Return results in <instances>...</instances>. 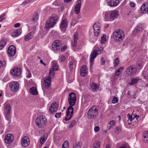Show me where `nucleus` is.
Returning a JSON list of instances; mask_svg holds the SVG:
<instances>
[{"instance_id": "obj_1", "label": "nucleus", "mask_w": 148, "mask_h": 148, "mask_svg": "<svg viewBox=\"0 0 148 148\" xmlns=\"http://www.w3.org/2000/svg\"><path fill=\"white\" fill-rule=\"evenodd\" d=\"M68 102L70 105L67 109L66 117L65 119L66 121H68L72 117L73 112V106L76 101L77 97L76 94L73 92L70 93L69 95L68 98Z\"/></svg>"}, {"instance_id": "obj_2", "label": "nucleus", "mask_w": 148, "mask_h": 148, "mask_svg": "<svg viewBox=\"0 0 148 148\" xmlns=\"http://www.w3.org/2000/svg\"><path fill=\"white\" fill-rule=\"evenodd\" d=\"M58 19V16L56 15L50 17L46 21L45 26V29L48 30L51 27H53L56 24Z\"/></svg>"}, {"instance_id": "obj_3", "label": "nucleus", "mask_w": 148, "mask_h": 148, "mask_svg": "<svg viewBox=\"0 0 148 148\" xmlns=\"http://www.w3.org/2000/svg\"><path fill=\"white\" fill-rule=\"evenodd\" d=\"M35 123L37 126L40 128H42L46 124L47 119L44 116H38L36 119Z\"/></svg>"}, {"instance_id": "obj_4", "label": "nucleus", "mask_w": 148, "mask_h": 148, "mask_svg": "<svg viewBox=\"0 0 148 148\" xmlns=\"http://www.w3.org/2000/svg\"><path fill=\"white\" fill-rule=\"evenodd\" d=\"M124 32L121 30H117L113 33V38L117 42L122 41L124 38Z\"/></svg>"}, {"instance_id": "obj_5", "label": "nucleus", "mask_w": 148, "mask_h": 148, "mask_svg": "<svg viewBox=\"0 0 148 148\" xmlns=\"http://www.w3.org/2000/svg\"><path fill=\"white\" fill-rule=\"evenodd\" d=\"M98 110L95 106L92 107L89 110L88 112V117L92 119L98 115Z\"/></svg>"}, {"instance_id": "obj_6", "label": "nucleus", "mask_w": 148, "mask_h": 148, "mask_svg": "<svg viewBox=\"0 0 148 148\" xmlns=\"http://www.w3.org/2000/svg\"><path fill=\"white\" fill-rule=\"evenodd\" d=\"M78 34L77 32L74 33L73 35V40L72 41L71 45L72 48L76 51L78 50V49L76 48L77 45V41L78 38Z\"/></svg>"}, {"instance_id": "obj_7", "label": "nucleus", "mask_w": 148, "mask_h": 148, "mask_svg": "<svg viewBox=\"0 0 148 148\" xmlns=\"http://www.w3.org/2000/svg\"><path fill=\"white\" fill-rule=\"evenodd\" d=\"M61 46V44L60 41L57 40H55L52 44V50L55 52L60 50Z\"/></svg>"}, {"instance_id": "obj_8", "label": "nucleus", "mask_w": 148, "mask_h": 148, "mask_svg": "<svg viewBox=\"0 0 148 148\" xmlns=\"http://www.w3.org/2000/svg\"><path fill=\"white\" fill-rule=\"evenodd\" d=\"M21 73V69L20 68L14 67L10 71L11 74L16 77L20 76Z\"/></svg>"}, {"instance_id": "obj_9", "label": "nucleus", "mask_w": 148, "mask_h": 148, "mask_svg": "<svg viewBox=\"0 0 148 148\" xmlns=\"http://www.w3.org/2000/svg\"><path fill=\"white\" fill-rule=\"evenodd\" d=\"M10 87L11 90L13 92H16L18 90L19 85L16 82H14L10 84Z\"/></svg>"}, {"instance_id": "obj_10", "label": "nucleus", "mask_w": 148, "mask_h": 148, "mask_svg": "<svg viewBox=\"0 0 148 148\" xmlns=\"http://www.w3.org/2000/svg\"><path fill=\"white\" fill-rule=\"evenodd\" d=\"M16 49L15 47L13 45L10 46L8 48V54L9 56H13L16 54Z\"/></svg>"}, {"instance_id": "obj_11", "label": "nucleus", "mask_w": 148, "mask_h": 148, "mask_svg": "<svg viewBox=\"0 0 148 148\" xmlns=\"http://www.w3.org/2000/svg\"><path fill=\"white\" fill-rule=\"evenodd\" d=\"M58 104L57 102L53 103L49 108V111L51 113H54L57 111L58 108Z\"/></svg>"}, {"instance_id": "obj_12", "label": "nucleus", "mask_w": 148, "mask_h": 148, "mask_svg": "<svg viewBox=\"0 0 148 148\" xmlns=\"http://www.w3.org/2000/svg\"><path fill=\"white\" fill-rule=\"evenodd\" d=\"M126 73L128 75H130L135 74L136 72V69L132 66L128 67L126 70Z\"/></svg>"}, {"instance_id": "obj_13", "label": "nucleus", "mask_w": 148, "mask_h": 148, "mask_svg": "<svg viewBox=\"0 0 148 148\" xmlns=\"http://www.w3.org/2000/svg\"><path fill=\"white\" fill-rule=\"evenodd\" d=\"M44 82L43 83V86L46 89H48L51 85V78L49 77H48L44 79Z\"/></svg>"}, {"instance_id": "obj_14", "label": "nucleus", "mask_w": 148, "mask_h": 148, "mask_svg": "<svg viewBox=\"0 0 148 148\" xmlns=\"http://www.w3.org/2000/svg\"><path fill=\"white\" fill-rule=\"evenodd\" d=\"M14 139V137L12 134H8L5 136L4 140L6 143L10 144L13 141Z\"/></svg>"}, {"instance_id": "obj_15", "label": "nucleus", "mask_w": 148, "mask_h": 148, "mask_svg": "<svg viewBox=\"0 0 148 148\" xmlns=\"http://www.w3.org/2000/svg\"><path fill=\"white\" fill-rule=\"evenodd\" d=\"M119 16V12L117 10H115L110 12V18L112 20H114L116 19Z\"/></svg>"}, {"instance_id": "obj_16", "label": "nucleus", "mask_w": 148, "mask_h": 148, "mask_svg": "<svg viewBox=\"0 0 148 148\" xmlns=\"http://www.w3.org/2000/svg\"><path fill=\"white\" fill-rule=\"evenodd\" d=\"M22 145L24 147H27L29 144V139L27 136L24 137L21 140Z\"/></svg>"}, {"instance_id": "obj_17", "label": "nucleus", "mask_w": 148, "mask_h": 148, "mask_svg": "<svg viewBox=\"0 0 148 148\" xmlns=\"http://www.w3.org/2000/svg\"><path fill=\"white\" fill-rule=\"evenodd\" d=\"M93 29L94 31V34L95 36H97L99 34L100 32V27L99 25H97L96 23L93 25Z\"/></svg>"}, {"instance_id": "obj_18", "label": "nucleus", "mask_w": 148, "mask_h": 148, "mask_svg": "<svg viewBox=\"0 0 148 148\" xmlns=\"http://www.w3.org/2000/svg\"><path fill=\"white\" fill-rule=\"evenodd\" d=\"M77 62L73 58L70 59L69 62V66L70 71L73 70V67H75L76 66Z\"/></svg>"}, {"instance_id": "obj_19", "label": "nucleus", "mask_w": 148, "mask_h": 148, "mask_svg": "<svg viewBox=\"0 0 148 148\" xmlns=\"http://www.w3.org/2000/svg\"><path fill=\"white\" fill-rule=\"evenodd\" d=\"M144 29V26L142 25H138L133 31V33L136 34L137 33L142 31Z\"/></svg>"}, {"instance_id": "obj_20", "label": "nucleus", "mask_w": 148, "mask_h": 148, "mask_svg": "<svg viewBox=\"0 0 148 148\" xmlns=\"http://www.w3.org/2000/svg\"><path fill=\"white\" fill-rule=\"evenodd\" d=\"M119 0H111L108 3L109 6L111 7H114L117 5L119 3Z\"/></svg>"}, {"instance_id": "obj_21", "label": "nucleus", "mask_w": 148, "mask_h": 148, "mask_svg": "<svg viewBox=\"0 0 148 148\" xmlns=\"http://www.w3.org/2000/svg\"><path fill=\"white\" fill-rule=\"evenodd\" d=\"M97 50H94L90 55V62L91 63L94 61L95 58L97 56Z\"/></svg>"}, {"instance_id": "obj_22", "label": "nucleus", "mask_w": 148, "mask_h": 148, "mask_svg": "<svg viewBox=\"0 0 148 148\" xmlns=\"http://www.w3.org/2000/svg\"><path fill=\"white\" fill-rule=\"evenodd\" d=\"M146 12L147 14H148V4L147 3H144L141 6L140 8V11L142 13H143L144 12Z\"/></svg>"}, {"instance_id": "obj_23", "label": "nucleus", "mask_w": 148, "mask_h": 148, "mask_svg": "<svg viewBox=\"0 0 148 148\" xmlns=\"http://www.w3.org/2000/svg\"><path fill=\"white\" fill-rule=\"evenodd\" d=\"M22 32L21 29L19 28L15 30L12 34L13 37H15L20 35Z\"/></svg>"}, {"instance_id": "obj_24", "label": "nucleus", "mask_w": 148, "mask_h": 148, "mask_svg": "<svg viewBox=\"0 0 148 148\" xmlns=\"http://www.w3.org/2000/svg\"><path fill=\"white\" fill-rule=\"evenodd\" d=\"M11 109L10 106L9 104H6L4 106V111L6 114H9Z\"/></svg>"}, {"instance_id": "obj_25", "label": "nucleus", "mask_w": 148, "mask_h": 148, "mask_svg": "<svg viewBox=\"0 0 148 148\" xmlns=\"http://www.w3.org/2000/svg\"><path fill=\"white\" fill-rule=\"evenodd\" d=\"M90 90L93 92H96L97 90V88H98L96 84L94 82H92L90 85Z\"/></svg>"}, {"instance_id": "obj_26", "label": "nucleus", "mask_w": 148, "mask_h": 148, "mask_svg": "<svg viewBox=\"0 0 148 148\" xmlns=\"http://www.w3.org/2000/svg\"><path fill=\"white\" fill-rule=\"evenodd\" d=\"M81 5V4L77 3L75 6L74 11L75 14H78L80 12Z\"/></svg>"}, {"instance_id": "obj_27", "label": "nucleus", "mask_w": 148, "mask_h": 148, "mask_svg": "<svg viewBox=\"0 0 148 148\" xmlns=\"http://www.w3.org/2000/svg\"><path fill=\"white\" fill-rule=\"evenodd\" d=\"M33 32H31L27 34L25 37L24 40L27 41L31 39L33 37Z\"/></svg>"}, {"instance_id": "obj_28", "label": "nucleus", "mask_w": 148, "mask_h": 148, "mask_svg": "<svg viewBox=\"0 0 148 148\" xmlns=\"http://www.w3.org/2000/svg\"><path fill=\"white\" fill-rule=\"evenodd\" d=\"M66 19L62 20L60 25V28L61 29H63L67 27V23Z\"/></svg>"}, {"instance_id": "obj_29", "label": "nucleus", "mask_w": 148, "mask_h": 148, "mask_svg": "<svg viewBox=\"0 0 148 148\" xmlns=\"http://www.w3.org/2000/svg\"><path fill=\"white\" fill-rule=\"evenodd\" d=\"M115 121L114 120L110 121L108 124L107 129L110 130L111 128L115 125Z\"/></svg>"}, {"instance_id": "obj_30", "label": "nucleus", "mask_w": 148, "mask_h": 148, "mask_svg": "<svg viewBox=\"0 0 148 148\" xmlns=\"http://www.w3.org/2000/svg\"><path fill=\"white\" fill-rule=\"evenodd\" d=\"M30 92L32 95H36L37 94L38 92L36 88L34 87H33L30 89Z\"/></svg>"}, {"instance_id": "obj_31", "label": "nucleus", "mask_w": 148, "mask_h": 148, "mask_svg": "<svg viewBox=\"0 0 148 148\" xmlns=\"http://www.w3.org/2000/svg\"><path fill=\"white\" fill-rule=\"evenodd\" d=\"M39 18V15L38 13H35L32 17V21L34 23H36Z\"/></svg>"}, {"instance_id": "obj_32", "label": "nucleus", "mask_w": 148, "mask_h": 148, "mask_svg": "<svg viewBox=\"0 0 148 148\" xmlns=\"http://www.w3.org/2000/svg\"><path fill=\"white\" fill-rule=\"evenodd\" d=\"M52 69L53 71H55L58 70V66L57 64V62L56 61H53L52 62Z\"/></svg>"}, {"instance_id": "obj_33", "label": "nucleus", "mask_w": 148, "mask_h": 148, "mask_svg": "<svg viewBox=\"0 0 148 148\" xmlns=\"http://www.w3.org/2000/svg\"><path fill=\"white\" fill-rule=\"evenodd\" d=\"M143 139L145 143H148V131L143 135Z\"/></svg>"}, {"instance_id": "obj_34", "label": "nucleus", "mask_w": 148, "mask_h": 148, "mask_svg": "<svg viewBox=\"0 0 148 148\" xmlns=\"http://www.w3.org/2000/svg\"><path fill=\"white\" fill-rule=\"evenodd\" d=\"M103 14L104 15V19L106 21H109V16H110V13L108 12H104Z\"/></svg>"}, {"instance_id": "obj_35", "label": "nucleus", "mask_w": 148, "mask_h": 148, "mask_svg": "<svg viewBox=\"0 0 148 148\" xmlns=\"http://www.w3.org/2000/svg\"><path fill=\"white\" fill-rule=\"evenodd\" d=\"M139 79L136 78H132L131 81L129 83L130 85H132L137 83Z\"/></svg>"}, {"instance_id": "obj_36", "label": "nucleus", "mask_w": 148, "mask_h": 148, "mask_svg": "<svg viewBox=\"0 0 148 148\" xmlns=\"http://www.w3.org/2000/svg\"><path fill=\"white\" fill-rule=\"evenodd\" d=\"M6 43L5 39L2 40L0 42V49H2L5 45Z\"/></svg>"}, {"instance_id": "obj_37", "label": "nucleus", "mask_w": 148, "mask_h": 148, "mask_svg": "<svg viewBox=\"0 0 148 148\" xmlns=\"http://www.w3.org/2000/svg\"><path fill=\"white\" fill-rule=\"evenodd\" d=\"M106 36L105 34H104L102 36L101 40V44H105V43L106 41Z\"/></svg>"}, {"instance_id": "obj_38", "label": "nucleus", "mask_w": 148, "mask_h": 148, "mask_svg": "<svg viewBox=\"0 0 148 148\" xmlns=\"http://www.w3.org/2000/svg\"><path fill=\"white\" fill-rule=\"evenodd\" d=\"M123 69V67H119L118 69L115 72V75L116 76H119L120 74L121 70Z\"/></svg>"}, {"instance_id": "obj_39", "label": "nucleus", "mask_w": 148, "mask_h": 148, "mask_svg": "<svg viewBox=\"0 0 148 148\" xmlns=\"http://www.w3.org/2000/svg\"><path fill=\"white\" fill-rule=\"evenodd\" d=\"M119 60L118 58H116L114 61L113 63L114 67H117L119 63Z\"/></svg>"}, {"instance_id": "obj_40", "label": "nucleus", "mask_w": 148, "mask_h": 148, "mask_svg": "<svg viewBox=\"0 0 148 148\" xmlns=\"http://www.w3.org/2000/svg\"><path fill=\"white\" fill-rule=\"evenodd\" d=\"M100 144L99 142L97 141L95 142L93 144V147L95 148H99Z\"/></svg>"}, {"instance_id": "obj_41", "label": "nucleus", "mask_w": 148, "mask_h": 148, "mask_svg": "<svg viewBox=\"0 0 148 148\" xmlns=\"http://www.w3.org/2000/svg\"><path fill=\"white\" fill-rule=\"evenodd\" d=\"M121 128L117 126L115 129V132L116 134H118L121 132Z\"/></svg>"}, {"instance_id": "obj_42", "label": "nucleus", "mask_w": 148, "mask_h": 148, "mask_svg": "<svg viewBox=\"0 0 148 148\" xmlns=\"http://www.w3.org/2000/svg\"><path fill=\"white\" fill-rule=\"evenodd\" d=\"M76 123L77 122L75 120H73L71 123L70 125L69 126V127L70 128L72 127L75 125Z\"/></svg>"}, {"instance_id": "obj_43", "label": "nucleus", "mask_w": 148, "mask_h": 148, "mask_svg": "<svg viewBox=\"0 0 148 148\" xmlns=\"http://www.w3.org/2000/svg\"><path fill=\"white\" fill-rule=\"evenodd\" d=\"M80 71H88L86 66L85 65H82Z\"/></svg>"}, {"instance_id": "obj_44", "label": "nucleus", "mask_w": 148, "mask_h": 148, "mask_svg": "<svg viewBox=\"0 0 148 148\" xmlns=\"http://www.w3.org/2000/svg\"><path fill=\"white\" fill-rule=\"evenodd\" d=\"M69 143L68 141H65L62 145V148H68Z\"/></svg>"}, {"instance_id": "obj_45", "label": "nucleus", "mask_w": 148, "mask_h": 148, "mask_svg": "<svg viewBox=\"0 0 148 148\" xmlns=\"http://www.w3.org/2000/svg\"><path fill=\"white\" fill-rule=\"evenodd\" d=\"M80 143L79 142L76 143L73 146V148H80Z\"/></svg>"}, {"instance_id": "obj_46", "label": "nucleus", "mask_w": 148, "mask_h": 148, "mask_svg": "<svg viewBox=\"0 0 148 148\" xmlns=\"http://www.w3.org/2000/svg\"><path fill=\"white\" fill-rule=\"evenodd\" d=\"M88 71H80V75L82 77H85L87 74Z\"/></svg>"}, {"instance_id": "obj_47", "label": "nucleus", "mask_w": 148, "mask_h": 148, "mask_svg": "<svg viewBox=\"0 0 148 148\" xmlns=\"http://www.w3.org/2000/svg\"><path fill=\"white\" fill-rule=\"evenodd\" d=\"M46 139L44 137H41L40 139V143L42 144L46 140Z\"/></svg>"}, {"instance_id": "obj_48", "label": "nucleus", "mask_w": 148, "mask_h": 148, "mask_svg": "<svg viewBox=\"0 0 148 148\" xmlns=\"http://www.w3.org/2000/svg\"><path fill=\"white\" fill-rule=\"evenodd\" d=\"M118 101V99L116 97H114L112 100V103H117Z\"/></svg>"}, {"instance_id": "obj_49", "label": "nucleus", "mask_w": 148, "mask_h": 148, "mask_svg": "<svg viewBox=\"0 0 148 148\" xmlns=\"http://www.w3.org/2000/svg\"><path fill=\"white\" fill-rule=\"evenodd\" d=\"M53 71L52 69H51L49 70V76L48 77H50L53 76L54 74Z\"/></svg>"}, {"instance_id": "obj_50", "label": "nucleus", "mask_w": 148, "mask_h": 148, "mask_svg": "<svg viewBox=\"0 0 148 148\" xmlns=\"http://www.w3.org/2000/svg\"><path fill=\"white\" fill-rule=\"evenodd\" d=\"M61 112H58L55 115V117L57 118H59L61 116Z\"/></svg>"}, {"instance_id": "obj_51", "label": "nucleus", "mask_w": 148, "mask_h": 148, "mask_svg": "<svg viewBox=\"0 0 148 148\" xmlns=\"http://www.w3.org/2000/svg\"><path fill=\"white\" fill-rule=\"evenodd\" d=\"M5 15V14H3L0 17V22H2L3 19H5V18H3V17Z\"/></svg>"}, {"instance_id": "obj_52", "label": "nucleus", "mask_w": 148, "mask_h": 148, "mask_svg": "<svg viewBox=\"0 0 148 148\" xmlns=\"http://www.w3.org/2000/svg\"><path fill=\"white\" fill-rule=\"evenodd\" d=\"M0 65L1 64V66H5L6 64V62L5 61L3 60L2 61H0Z\"/></svg>"}, {"instance_id": "obj_53", "label": "nucleus", "mask_w": 148, "mask_h": 148, "mask_svg": "<svg viewBox=\"0 0 148 148\" xmlns=\"http://www.w3.org/2000/svg\"><path fill=\"white\" fill-rule=\"evenodd\" d=\"M127 116L128 118V120H130V121L131 122L133 119L132 116L130 114H128L127 115Z\"/></svg>"}, {"instance_id": "obj_54", "label": "nucleus", "mask_w": 148, "mask_h": 148, "mask_svg": "<svg viewBox=\"0 0 148 148\" xmlns=\"http://www.w3.org/2000/svg\"><path fill=\"white\" fill-rule=\"evenodd\" d=\"M60 140V138L59 136H56L54 138V140L56 143H58Z\"/></svg>"}, {"instance_id": "obj_55", "label": "nucleus", "mask_w": 148, "mask_h": 148, "mask_svg": "<svg viewBox=\"0 0 148 148\" xmlns=\"http://www.w3.org/2000/svg\"><path fill=\"white\" fill-rule=\"evenodd\" d=\"M65 60V57L64 56H61L60 59V60L61 62H63Z\"/></svg>"}, {"instance_id": "obj_56", "label": "nucleus", "mask_w": 148, "mask_h": 148, "mask_svg": "<svg viewBox=\"0 0 148 148\" xmlns=\"http://www.w3.org/2000/svg\"><path fill=\"white\" fill-rule=\"evenodd\" d=\"M67 49V47L66 46H63L62 47L61 49V51L62 52H63L65 51Z\"/></svg>"}, {"instance_id": "obj_57", "label": "nucleus", "mask_w": 148, "mask_h": 148, "mask_svg": "<svg viewBox=\"0 0 148 148\" xmlns=\"http://www.w3.org/2000/svg\"><path fill=\"white\" fill-rule=\"evenodd\" d=\"M32 0H25V1L23 3V4H24V5H25L28 3L30 2Z\"/></svg>"}, {"instance_id": "obj_58", "label": "nucleus", "mask_w": 148, "mask_h": 148, "mask_svg": "<svg viewBox=\"0 0 148 148\" xmlns=\"http://www.w3.org/2000/svg\"><path fill=\"white\" fill-rule=\"evenodd\" d=\"M32 0H25V1L23 3V4H24V5H25L28 3L30 2Z\"/></svg>"}, {"instance_id": "obj_59", "label": "nucleus", "mask_w": 148, "mask_h": 148, "mask_svg": "<svg viewBox=\"0 0 148 148\" xmlns=\"http://www.w3.org/2000/svg\"><path fill=\"white\" fill-rule=\"evenodd\" d=\"M27 71L28 72V75H27V77H28L29 78L30 77H31L32 76V74L30 73V71L28 69H27Z\"/></svg>"}, {"instance_id": "obj_60", "label": "nucleus", "mask_w": 148, "mask_h": 148, "mask_svg": "<svg viewBox=\"0 0 148 148\" xmlns=\"http://www.w3.org/2000/svg\"><path fill=\"white\" fill-rule=\"evenodd\" d=\"M100 130V128L98 126H96L94 128V130L95 132H98Z\"/></svg>"}, {"instance_id": "obj_61", "label": "nucleus", "mask_w": 148, "mask_h": 148, "mask_svg": "<svg viewBox=\"0 0 148 148\" xmlns=\"http://www.w3.org/2000/svg\"><path fill=\"white\" fill-rule=\"evenodd\" d=\"M77 23L76 21L73 20L71 23V24L72 25L74 26Z\"/></svg>"}, {"instance_id": "obj_62", "label": "nucleus", "mask_w": 148, "mask_h": 148, "mask_svg": "<svg viewBox=\"0 0 148 148\" xmlns=\"http://www.w3.org/2000/svg\"><path fill=\"white\" fill-rule=\"evenodd\" d=\"M20 24L19 23H17L15 24L14 25V27H20Z\"/></svg>"}, {"instance_id": "obj_63", "label": "nucleus", "mask_w": 148, "mask_h": 148, "mask_svg": "<svg viewBox=\"0 0 148 148\" xmlns=\"http://www.w3.org/2000/svg\"><path fill=\"white\" fill-rule=\"evenodd\" d=\"M103 51V49L102 48H99L98 49V52H99V53H101V52H102Z\"/></svg>"}, {"instance_id": "obj_64", "label": "nucleus", "mask_w": 148, "mask_h": 148, "mask_svg": "<svg viewBox=\"0 0 148 148\" xmlns=\"http://www.w3.org/2000/svg\"><path fill=\"white\" fill-rule=\"evenodd\" d=\"M130 5L131 7H134L135 6V4L134 3L131 2L130 3Z\"/></svg>"}]
</instances>
